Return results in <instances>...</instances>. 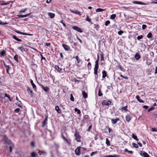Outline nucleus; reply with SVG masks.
I'll return each instance as SVG.
<instances>
[{
    "instance_id": "nucleus-36",
    "label": "nucleus",
    "mask_w": 157,
    "mask_h": 157,
    "mask_svg": "<svg viewBox=\"0 0 157 157\" xmlns=\"http://www.w3.org/2000/svg\"><path fill=\"white\" fill-rule=\"evenodd\" d=\"M86 21L89 22H90L91 21V19L89 17V16L88 15H86Z\"/></svg>"
},
{
    "instance_id": "nucleus-57",
    "label": "nucleus",
    "mask_w": 157,
    "mask_h": 157,
    "mask_svg": "<svg viewBox=\"0 0 157 157\" xmlns=\"http://www.w3.org/2000/svg\"><path fill=\"white\" fill-rule=\"evenodd\" d=\"M64 141H65L69 145H70L71 144V143L70 142H69L68 140H67L66 138L64 140Z\"/></svg>"
},
{
    "instance_id": "nucleus-40",
    "label": "nucleus",
    "mask_w": 157,
    "mask_h": 157,
    "mask_svg": "<svg viewBox=\"0 0 157 157\" xmlns=\"http://www.w3.org/2000/svg\"><path fill=\"white\" fill-rule=\"evenodd\" d=\"M30 83L33 86V88H34L36 87V86L35 84L33 83V81L32 80H30Z\"/></svg>"
},
{
    "instance_id": "nucleus-14",
    "label": "nucleus",
    "mask_w": 157,
    "mask_h": 157,
    "mask_svg": "<svg viewBox=\"0 0 157 157\" xmlns=\"http://www.w3.org/2000/svg\"><path fill=\"white\" fill-rule=\"evenodd\" d=\"M38 153L40 155H41L42 154L44 155H46L47 154V152L44 151H41V150H39Z\"/></svg>"
},
{
    "instance_id": "nucleus-16",
    "label": "nucleus",
    "mask_w": 157,
    "mask_h": 157,
    "mask_svg": "<svg viewBox=\"0 0 157 157\" xmlns=\"http://www.w3.org/2000/svg\"><path fill=\"white\" fill-rule=\"evenodd\" d=\"M31 14V13H30L29 14H27L25 15H18L17 16L18 17H19L20 18H23L24 17H26L27 16H29Z\"/></svg>"
},
{
    "instance_id": "nucleus-25",
    "label": "nucleus",
    "mask_w": 157,
    "mask_h": 157,
    "mask_svg": "<svg viewBox=\"0 0 157 157\" xmlns=\"http://www.w3.org/2000/svg\"><path fill=\"white\" fill-rule=\"evenodd\" d=\"M77 61V63L78 65L79 64V63H80L81 61V60L80 59L78 56H75V58Z\"/></svg>"
},
{
    "instance_id": "nucleus-5",
    "label": "nucleus",
    "mask_w": 157,
    "mask_h": 157,
    "mask_svg": "<svg viewBox=\"0 0 157 157\" xmlns=\"http://www.w3.org/2000/svg\"><path fill=\"white\" fill-rule=\"evenodd\" d=\"M111 101L109 100L106 102L105 101H103L101 102V104L103 105H106L109 106L111 103Z\"/></svg>"
},
{
    "instance_id": "nucleus-30",
    "label": "nucleus",
    "mask_w": 157,
    "mask_h": 157,
    "mask_svg": "<svg viewBox=\"0 0 157 157\" xmlns=\"http://www.w3.org/2000/svg\"><path fill=\"white\" fill-rule=\"evenodd\" d=\"M5 97H7L10 101H12V100L10 96L9 95H8L7 94H5Z\"/></svg>"
},
{
    "instance_id": "nucleus-41",
    "label": "nucleus",
    "mask_w": 157,
    "mask_h": 157,
    "mask_svg": "<svg viewBox=\"0 0 157 157\" xmlns=\"http://www.w3.org/2000/svg\"><path fill=\"white\" fill-rule=\"evenodd\" d=\"M144 36L142 35H141V36H138L137 37V39L138 40H140L143 39V38Z\"/></svg>"
},
{
    "instance_id": "nucleus-10",
    "label": "nucleus",
    "mask_w": 157,
    "mask_h": 157,
    "mask_svg": "<svg viewBox=\"0 0 157 157\" xmlns=\"http://www.w3.org/2000/svg\"><path fill=\"white\" fill-rule=\"evenodd\" d=\"M45 118L44 119L43 122H42V127H44L45 125V123L47 121L48 116L47 115H45Z\"/></svg>"
},
{
    "instance_id": "nucleus-7",
    "label": "nucleus",
    "mask_w": 157,
    "mask_h": 157,
    "mask_svg": "<svg viewBox=\"0 0 157 157\" xmlns=\"http://www.w3.org/2000/svg\"><path fill=\"white\" fill-rule=\"evenodd\" d=\"M54 68L57 71V72L59 73L62 72V69L61 68H60L58 65H55Z\"/></svg>"
},
{
    "instance_id": "nucleus-23",
    "label": "nucleus",
    "mask_w": 157,
    "mask_h": 157,
    "mask_svg": "<svg viewBox=\"0 0 157 157\" xmlns=\"http://www.w3.org/2000/svg\"><path fill=\"white\" fill-rule=\"evenodd\" d=\"M136 98L137 100L140 102L144 103V102L143 100L140 99V97L139 95H137L136 96Z\"/></svg>"
},
{
    "instance_id": "nucleus-60",
    "label": "nucleus",
    "mask_w": 157,
    "mask_h": 157,
    "mask_svg": "<svg viewBox=\"0 0 157 157\" xmlns=\"http://www.w3.org/2000/svg\"><path fill=\"white\" fill-rule=\"evenodd\" d=\"M7 24L8 23L7 22H2L0 21V25H5Z\"/></svg>"
},
{
    "instance_id": "nucleus-38",
    "label": "nucleus",
    "mask_w": 157,
    "mask_h": 157,
    "mask_svg": "<svg viewBox=\"0 0 157 157\" xmlns=\"http://www.w3.org/2000/svg\"><path fill=\"white\" fill-rule=\"evenodd\" d=\"M5 54H6V52L4 50H3V51L1 52L0 53V54L2 56H4L5 55Z\"/></svg>"
},
{
    "instance_id": "nucleus-45",
    "label": "nucleus",
    "mask_w": 157,
    "mask_h": 157,
    "mask_svg": "<svg viewBox=\"0 0 157 157\" xmlns=\"http://www.w3.org/2000/svg\"><path fill=\"white\" fill-rule=\"evenodd\" d=\"M94 28L96 29L97 30L99 28L100 26L98 24H94Z\"/></svg>"
},
{
    "instance_id": "nucleus-58",
    "label": "nucleus",
    "mask_w": 157,
    "mask_h": 157,
    "mask_svg": "<svg viewBox=\"0 0 157 157\" xmlns=\"http://www.w3.org/2000/svg\"><path fill=\"white\" fill-rule=\"evenodd\" d=\"M64 141H65L69 145H70L71 144V143L70 142H69L68 140H67L66 138L64 140Z\"/></svg>"
},
{
    "instance_id": "nucleus-42",
    "label": "nucleus",
    "mask_w": 157,
    "mask_h": 157,
    "mask_svg": "<svg viewBox=\"0 0 157 157\" xmlns=\"http://www.w3.org/2000/svg\"><path fill=\"white\" fill-rule=\"evenodd\" d=\"M132 146L136 148H138V144L135 143H132Z\"/></svg>"
},
{
    "instance_id": "nucleus-34",
    "label": "nucleus",
    "mask_w": 157,
    "mask_h": 157,
    "mask_svg": "<svg viewBox=\"0 0 157 157\" xmlns=\"http://www.w3.org/2000/svg\"><path fill=\"white\" fill-rule=\"evenodd\" d=\"M152 34L150 32L148 33L147 36V37L148 38H150L152 37Z\"/></svg>"
},
{
    "instance_id": "nucleus-2",
    "label": "nucleus",
    "mask_w": 157,
    "mask_h": 157,
    "mask_svg": "<svg viewBox=\"0 0 157 157\" xmlns=\"http://www.w3.org/2000/svg\"><path fill=\"white\" fill-rule=\"evenodd\" d=\"M3 141L4 142V144H7L8 145H10L12 144L11 140L9 139L7 136L5 135L3 137Z\"/></svg>"
},
{
    "instance_id": "nucleus-37",
    "label": "nucleus",
    "mask_w": 157,
    "mask_h": 157,
    "mask_svg": "<svg viewBox=\"0 0 157 157\" xmlns=\"http://www.w3.org/2000/svg\"><path fill=\"white\" fill-rule=\"evenodd\" d=\"M118 67L122 71H125V69L123 68L122 67L121 65H119L118 66Z\"/></svg>"
},
{
    "instance_id": "nucleus-15",
    "label": "nucleus",
    "mask_w": 157,
    "mask_h": 157,
    "mask_svg": "<svg viewBox=\"0 0 157 157\" xmlns=\"http://www.w3.org/2000/svg\"><path fill=\"white\" fill-rule=\"evenodd\" d=\"M125 119L126 121L129 122L131 119V117L130 114L127 115L125 117Z\"/></svg>"
},
{
    "instance_id": "nucleus-33",
    "label": "nucleus",
    "mask_w": 157,
    "mask_h": 157,
    "mask_svg": "<svg viewBox=\"0 0 157 157\" xmlns=\"http://www.w3.org/2000/svg\"><path fill=\"white\" fill-rule=\"evenodd\" d=\"M101 55V61H103L104 60V54L102 52H101L100 53Z\"/></svg>"
},
{
    "instance_id": "nucleus-17",
    "label": "nucleus",
    "mask_w": 157,
    "mask_h": 157,
    "mask_svg": "<svg viewBox=\"0 0 157 157\" xmlns=\"http://www.w3.org/2000/svg\"><path fill=\"white\" fill-rule=\"evenodd\" d=\"M102 78H104L107 76V72L105 70H103L102 71Z\"/></svg>"
},
{
    "instance_id": "nucleus-64",
    "label": "nucleus",
    "mask_w": 157,
    "mask_h": 157,
    "mask_svg": "<svg viewBox=\"0 0 157 157\" xmlns=\"http://www.w3.org/2000/svg\"><path fill=\"white\" fill-rule=\"evenodd\" d=\"M151 131L153 132H157V129L156 128H152L151 129Z\"/></svg>"
},
{
    "instance_id": "nucleus-49",
    "label": "nucleus",
    "mask_w": 157,
    "mask_h": 157,
    "mask_svg": "<svg viewBox=\"0 0 157 157\" xmlns=\"http://www.w3.org/2000/svg\"><path fill=\"white\" fill-rule=\"evenodd\" d=\"M20 110V109L18 108H17L14 110V111L16 113H18L19 112Z\"/></svg>"
},
{
    "instance_id": "nucleus-28",
    "label": "nucleus",
    "mask_w": 157,
    "mask_h": 157,
    "mask_svg": "<svg viewBox=\"0 0 157 157\" xmlns=\"http://www.w3.org/2000/svg\"><path fill=\"white\" fill-rule=\"evenodd\" d=\"M132 138L137 141H138L139 140V139L137 138V136L133 134H132Z\"/></svg>"
},
{
    "instance_id": "nucleus-29",
    "label": "nucleus",
    "mask_w": 157,
    "mask_h": 157,
    "mask_svg": "<svg viewBox=\"0 0 157 157\" xmlns=\"http://www.w3.org/2000/svg\"><path fill=\"white\" fill-rule=\"evenodd\" d=\"M105 10V9H102L101 8H98L96 10V12H102Z\"/></svg>"
},
{
    "instance_id": "nucleus-9",
    "label": "nucleus",
    "mask_w": 157,
    "mask_h": 157,
    "mask_svg": "<svg viewBox=\"0 0 157 157\" xmlns=\"http://www.w3.org/2000/svg\"><path fill=\"white\" fill-rule=\"evenodd\" d=\"M62 46L63 48L66 51H69L70 50V47L66 44H63Z\"/></svg>"
},
{
    "instance_id": "nucleus-8",
    "label": "nucleus",
    "mask_w": 157,
    "mask_h": 157,
    "mask_svg": "<svg viewBox=\"0 0 157 157\" xmlns=\"http://www.w3.org/2000/svg\"><path fill=\"white\" fill-rule=\"evenodd\" d=\"M132 3L139 5H145L146 4L140 1H134L132 2Z\"/></svg>"
},
{
    "instance_id": "nucleus-55",
    "label": "nucleus",
    "mask_w": 157,
    "mask_h": 157,
    "mask_svg": "<svg viewBox=\"0 0 157 157\" xmlns=\"http://www.w3.org/2000/svg\"><path fill=\"white\" fill-rule=\"evenodd\" d=\"M60 23H62L63 24V26H64V27H66V24H65L63 22V20H61L60 21Z\"/></svg>"
},
{
    "instance_id": "nucleus-62",
    "label": "nucleus",
    "mask_w": 157,
    "mask_h": 157,
    "mask_svg": "<svg viewBox=\"0 0 157 157\" xmlns=\"http://www.w3.org/2000/svg\"><path fill=\"white\" fill-rule=\"evenodd\" d=\"M27 10V8H25V9H24L23 10H21L20 11V13H21V12L24 13Z\"/></svg>"
},
{
    "instance_id": "nucleus-35",
    "label": "nucleus",
    "mask_w": 157,
    "mask_h": 157,
    "mask_svg": "<svg viewBox=\"0 0 157 157\" xmlns=\"http://www.w3.org/2000/svg\"><path fill=\"white\" fill-rule=\"evenodd\" d=\"M75 112H77V113L78 114H80L81 113V111H80V110L79 109H78L77 108H75Z\"/></svg>"
},
{
    "instance_id": "nucleus-6",
    "label": "nucleus",
    "mask_w": 157,
    "mask_h": 157,
    "mask_svg": "<svg viewBox=\"0 0 157 157\" xmlns=\"http://www.w3.org/2000/svg\"><path fill=\"white\" fill-rule=\"evenodd\" d=\"M72 28L74 29L77 31L78 32H79L81 33L82 32V31L81 29L78 27L74 26Z\"/></svg>"
},
{
    "instance_id": "nucleus-51",
    "label": "nucleus",
    "mask_w": 157,
    "mask_h": 157,
    "mask_svg": "<svg viewBox=\"0 0 157 157\" xmlns=\"http://www.w3.org/2000/svg\"><path fill=\"white\" fill-rule=\"evenodd\" d=\"M123 33V31L122 30L119 31L118 32V34L120 35H121Z\"/></svg>"
},
{
    "instance_id": "nucleus-11",
    "label": "nucleus",
    "mask_w": 157,
    "mask_h": 157,
    "mask_svg": "<svg viewBox=\"0 0 157 157\" xmlns=\"http://www.w3.org/2000/svg\"><path fill=\"white\" fill-rule=\"evenodd\" d=\"M70 11L74 13L77 14L79 16H80L81 15V14L80 12L78 10H70Z\"/></svg>"
},
{
    "instance_id": "nucleus-59",
    "label": "nucleus",
    "mask_w": 157,
    "mask_h": 157,
    "mask_svg": "<svg viewBox=\"0 0 157 157\" xmlns=\"http://www.w3.org/2000/svg\"><path fill=\"white\" fill-rule=\"evenodd\" d=\"M4 65L5 67L7 69H10V68L9 65H7L5 63L4 64Z\"/></svg>"
},
{
    "instance_id": "nucleus-21",
    "label": "nucleus",
    "mask_w": 157,
    "mask_h": 157,
    "mask_svg": "<svg viewBox=\"0 0 157 157\" xmlns=\"http://www.w3.org/2000/svg\"><path fill=\"white\" fill-rule=\"evenodd\" d=\"M55 109L58 113H61V110L60 109L59 107L58 106H56L55 107Z\"/></svg>"
},
{
    "instance_id": "nucleus-53",
    "label": "nucleus",
    "mask_w": 157,
    "mask_h": 157,
    "mask_svg": "<svg viewBox=\"0 0 157 157\" xmlns=\"http://www.w3.org/2000/svg\"><path fill=\"white\" fill-rule=\"evenodd\" d=\"M121 109L125 110V111H127V106H126L124 107H122L121 108Z\"/></svg>"
},
{
    "instance_id": "nucleus-32",
    "label": "nucleus",
    "mask_w": 157,
    "mask_h": 157,
    "mask_svg": "<svg viewBox=\"0 0 157 157\" xmlns=\"http://www.w3.org/2000/svg\"><path fill=\"white\" fill-rule=\"evenodd\" d=\"M19 34L25 35L32 36L33 35L32 34L25 33H24L21 32H20Z\"/></svg>"
},
{
    "instance_id": "nucleus-13",
    "label": "nucleus",
    "mask_w": 157,
    "mask_h": 157,
    "mask_svg": "<svg viewBox=\"0 0 157 157\" xmlns=\"http://www.w3.org/2000/svg\"><path fill=\"white\" fill-rule=\"evenodd\" d=\"M140 155L141 156H143L144 157H149V156L148 154L146 152H144L143 153L141 152L140 153Z\"/></svg>"
},
{
    "instance_id": "nucleus-39",
    "label": "nucleus",
    "mask_w": 157,
    "mask_h": 157,
    "mask_svg": "<svg viewBox=\"0 0 157 157\" xmlns=\"http://www.w3.org/2000/svg\"><path fill=\"white\" fill-rule=\"evenodd\" d=\"M14 59L17 62H18L19 61L18 59V55L16 54L14 57Z\"/></svg>"
},
{
    "instance_id": "nucleus-12",
    "label": "nucleus",
    "mask_w": 157,
    "mask_h": 157,
    "mask_svg": "<svg viewBox=\"0 0 157 157\" xmlns=\"http://www.w3.org/2000/svg\"><path fill=\"white\" fill-rule=\"evenodd\" d=\"M119 121V119L118 118H116L115 119H111V122L112 124H115L117 123V121Z\"/></svg>"
},
{
    "instance_id": "nucleus-48",
    "label": "nucleus",
    "mask_w": 157,
    "mask_h": 157,
    "mask_svg": "<svg viewBox=\"0 0 157 157\" xmlns=\"http://www.w3.org/2000/svg\"><path fill=\"white\" fill-rule=\"evenodd\" d=\"M110 23V21L109 20H107L105 21V26H107Z\"/></svg>"
},
{
    "instance_id": "nucleus-47",
    "label": "nucleus",
    "mask_w": 157,
    "mask_h": 157,
    "mask_svg": "<svg viewBox=\"0 0 157 157\" xmlns=\"http://www.w3.org/2000/svg\"><path fill=\"white\" fill-rule=\"evenodd\" d=\"M87 66L89 69H91V65L90 62H89L87 64Z\"/></svg>"
},
{
    "instance_id": "nucleus-18",
    "label": "nucleus",
    "mask_w": 157,
    "mask_h": 157,
    "mask_svg": "<svg viewBox=\"0 0 157 157\" xmlns=\"http://www.w3.org/2000/svg\"><path fill=\"white\" fill-rule=\"evenodd\" d=\"M135 58L136 60H138L141 58V56L138 53H137L135 56Z\"/></svg>"
},
{
    "instance_id": "nucleus-50",
    "label": "nucleus",
    "mask_w": 157,
    "mask_h": 157,
    "mask_svg": "<svg viewBox=\"0 0 157 157\" xmlns=\"http://www.w3.org/2000/svg\"><path fill=\"white\" fill-rule=\"evenodd\" d=\"M147 26L145 25H143L142 26V29L143 30H144L146 28Z\"/></svg>"
},
{
    "instance_id": "nucleus-52",
    "label": "nucleus",
    "mask_w": 157,
    "mask_h": 157,
    "mask_svg": "<svg viewBox=\"0 0 157 157\" xmlns=\"http://www.w3.org/2000/svg\"><path fill=\"white\" fill-rule=\"evenodd\" d=\"M9 3L8 2H3L2 3H1L0 4L1 6H3V5H7Z\"/></svg>"
},
{
    "instance_id": "nucleus-3",
    "label": "nucleus",
    "mask_w": 157,
    "mask_h": 157,
    "mask_svg": "<svg viewBox=\"0 0 157 157\" xmlns=\"http://www.w3.org/2000/svg\"><path fill=\"white\" fill-rule=\"evenodd\" d=\"M99 67L98 62L96 61L95 62V67L94 68V73L95 75H97L98 69Z\"/></svg>"
},
{
    "instance_id": "nucleus-56",
    "label": "nucleus",
    "mask_w": 157,
    "mask_h": 157,
    "mask_svg": "<svg viewBox=\"0 0 157 157\" xmlns=\"http://www.w3.org/2000/svg\"><path fill=\"white\" fill-rule=\"evenodd\" d=\"M64 141H65L69 145H70L71 144V143L70 142H69L68 140H67L66 138L64 140Z\"/></svg>"
},
{
    "instance_id": "nucleus-43",
    "label": "nucleus",
    "mask_w": 157,
    "mask_h": 157,
    "mask_svg": "<svg viewBox=\"0 0 157 157\" xmlns=\"http://www.w3.org/2000/svg\"><path fill=\"white\" fill-rule=\"evenodd\" d=\"M102 95H103L101 91V89H99L98 95L99 96H102Z\"/></svg>"
},
{
    "instance_id": "nucleus-26",
    "label": "nucleus",
    "mask_w": 157,
    "mask_h": 157,
    "mask_svg": "<svg viewBox=\"0 0 157 157\" xmlns=\"http://www.w3.org/2000/svg\"><path fill=\"white\" fill-rule=\"evenodd\" d=\"M82 94L83 98H86L87 97V94L84 91H82Z\"/></svg>"
},
{
    "instance_id": "nucleus-4",
    "label": "nucleus",
    "mask_w": 157,
    "mask_h": 157,
    "mask_svg": "<svg viewBox=\"0 0 157 157\" xmlns=\"http://www.w3.org/2000/svg\"><path fill=\"white\" fill-rule=\"evenodd\" d=\"M80 147H78L75 150V152L76 154L78 155L80 154Z\"/></svg>"
},
{
    "instance_id": "nucleus-63",
    "label": "nucleus",
    "mask_w": 157,
    "mask_h": 157,
    "mask_svg": "<svg viewBox=\"0 0 157 157\" xmlns=\"http://www.w3.org/2000/svg\"><path fill=\"white\" fill-rule=\"evenodd\" d=\"M154 108L153 107H151L148 110V112H150L154 109Z\"/></svg>"
},
{
    "instance_id": "nucleus-44",
    "label": "nucleus",
    "mask_w": 157,
    "mask_h": 157,
    "mask_svg": "<svg viewBox=\"0 0 157 157\" xmlns=\"http://www.w3.org/2000/svg\"><path fill=\"white\" fill-rule=\"evenodd\" d=\"M70 99L71 101H74V98L73 97V96L72 94H71Z\"/></svg>"
},
{
    "instance_id": "nucleus-19",
    "label": "nucleus",
    "mask_w": 157,
    "mask_h": 157,
    "mask_svg": "<svg viewBox=\"0 0 157 157\" xmlns=\"http://www.w3.org/2000/svg\"><path fill=\"white\" fill-rule=\"evenodd\" d=\"M12 37L13 39L15 40H16L17 41H19V42H21L22 41V40L18 38H17L16 36L14 35H12Z\"/></svg>"
},
{
    "instance_id": "nucleus-1",
    "label": "nucleus",
    "mask_w": 157,
    "mask_h": 157,
    "mask_svg": "<svg viewBox=\"0 0 157 157\" xmlns=\"http://www.w3.org/2000/svg\"><path fill=\"white\" fill-rule=\"evenodd\" d=\"M74 136L75 137V139L77 142H81V136L79 135V133L77 131H75Z\"/></svg>"
},
{
    "instance_id": "nucleus-46",
    "label": "nucleus",
    "mask_w": 157,
    "mask_h": 157,
    "mask_svg": "<svg viewBox=\"0 0 157 157\" xmlns=\"http://www.w3.org/2000/svg\"><path fill=\"white\" fill-rule=\"evenodd\" d=\"M116 17V15L115 14H113L111 16L110 18L112 19H113L115 18Z\"/></svg>"
},
{
    "instance_id": "nucleus-22",
    "label": "nucleus",
    "mask_w": 157,
    "mask_h": 157,
    "mask_svg": "<svg viewBox=\"0 0 157 157\" xmlns=\"http://www.w3.org/2000/svg\"><path fill=\"white\" fill-rule=\"evenodd\" d=\"M27 91L29 94L31 95V97H32L33 95V93L31 89H27Z\"/></svg>"
},
{
    "instance_id": "nucleus-54",
    "label": "nucleus",
    "mask_w": 157,
    "mask_h": 157,
    "mask_svg": "<svg viewBox=\"0 0 157 157\" xmlns=\"http://www.w3.org/2000/svg\"><path fill=\"white\" fill-rule=\"evenodd\" d=\"M97 151H96L94 152H93L91 153L90 154L91 156H93L94 155L96 154H97Z\"/></svg>"
},
{
    "instance_id": "nucleus-27",
    "label": "nucleus",
    "mask_w": 157,
    "mask_h": 157,
    "mask_svg": "<svg viewBox=\"0 0 157 157\" xmlns=\"http://www.w3.org/2000/svg\"><path fill=\"white\" fill-rule=\"evenodd\" d=\"M31 65L34 68H36L37 67V65L34 63L33 61H31Z\"/></svg>"
},
{
    "instance_id": "nucleus-24",
    "label": "nucleus",
    "mask_w": 157,
    "mask_h": 157,
    "mask_svg": "<svg viewBox=\"0 0 157 157\" xmlns=\"http://www.w3.org/2000/svg\"><path fill=\"white\" fill-rule=\"evenodd\" d=\"M31 157H36L37 155V154L34 151H33L31 153Z\"/></svg>"
},
{
    "instance_id": "nucleus-61",
    "label": "nucleus",
    "mask_w": 157,
    "mask_h": 157,
    "mask_svg": "<svg viewBox=\"0 0 157 157\" xmlns=\"http://www.w3.org/2000/svg\"><path fill=\"white\" fill-rule=\"evenodd\" d=\"M150 55L151 56L154 57V53L153 52H151L150 53Z\"/></svg>"
},
{
    "instance_id": "nucleus-20",
    "label": "nucleus",
    "mask_w": 157,
    "mask_h": 157,
    "mask_svg": "<svg viewBox=\"0 0 157 157\" xmlns=\"http://www.w3.org/2000/svg\"><path fill=\"white\" fill-rule=\"evenodd\" d=\"M48 15L51 18H53L55 17V14L54 13L50 12L48 13Z\"/></svg>"
},
{
    "instance_id": "nucleus-31",
    "label": "nucleus",
    "mask_w": 157,
    "mask_h": 157,
    "mask_svg": "<svg viewBox=\"0 0 157 157\" xmlns=\"http://www.w3.org/2000/svg\"><path fill=\"white\" fill-rule=\"evenodd\" d=\"M106 144L108 146H109L110 145V141L107 138L106 139Z\"/></svg>"
}]
</instances>
